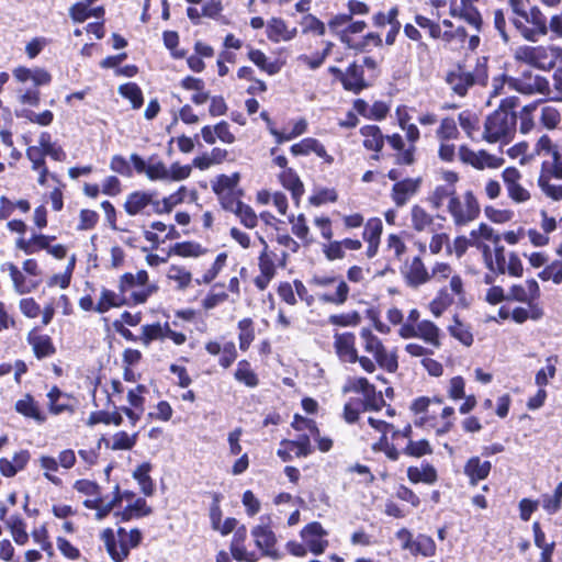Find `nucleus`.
<instances>
[{"mask_svg":"<svg viewBox=\"0 0 562 562\" xmlns=\"http://www.w3.org/2000/svg\"><path fill=\"white\" fill-rule=\"evenodd\" d=\"M517 115L515 111L497 109L486 117L483 137L488 143L508 142L515 133Z\"/></svg>","mask_w":562,"mask_h":562,"instance_id":"1","label":"nucleus"},{"mask_svg":"<svg viewBox=\"0 0 562 562\" xmlns=\"http://www.w3.org/2000/svg\"><path fill=\"white\" fill-rule=\"evenodd\" d=\"M157 285L148 284V273L139 270L136 274L124 273L120 279V294L127 296L128 303L142 304L157 291Z\"/></svg>","mask_w":562,"mask_h":562,"instance_id":"2","label":"nucleus"},{"mask_svg":"<svg viewBox=\"0 0 562 562\" xmlns=\"http://www.w3.org/2000/svg\"><path fill=\"white\" fill-rule=\"evenodd\" d=\"M557 52L550 46H518L514 52L515 60L540 70H550L557 63Z\"/></svg>","mask_w":562,"mask_h":562,"instance_id":"3","label":"nucleus"},{"mask_svg":"<svg viewBox=\"0 0 562 562\" xmlns=\"http://www.w3.org/2000/svg\"><path fill=\"white\" fill-rule=\"evenodd\" d=\"M487 77L485 64H477L474 72L464 71L461 67L449 71L446 81L456 94L464 97L472 86L485 85Z\"/></svg>","mask_w":562,"mask_h":562,"instance_id":"4","label":"nucleus"},{"mask_svg":"<svg viewBox=\"0 0 562 562\" xmlns=\"http://www.w3.org/2000/svg\"><path fill=\"white\" fill-rule=\"evenodd\" d=\"M260 524L251 529L256 547L261 551L262 557L278 561L282 553L277 549V536L271 528V517L263 515L259 518Z\"/></svg>","mask_w":562,"mask_h":562,"instance_id":"5","label":"nucleus"},{"mask_svg":"<svg viewBox=\"0 0 562 562\" xmlns=\"http://www.w3.org/2000/svg\"><path fill=\"white\" fill-rule=\"evenodd\" d=\"M508 88L528 95L550 92L549 80L530 69L522 70L518 77H509Z\"/></svg>","mask_w":562,"mask_h":562,"instance_id":"6","label":"nucleus"},{"mask_svg":"<svg viewBox=\"0 0 562 562\" xmlns=\"http://www.w3.org/2000/svg\"><path fill=\"white\" fill-rule=\"evenodd\" d=\"M447 207L457 226L467 225L480 215V205L472 191L464 193V202L457 195L451 196Z\"/></svg>","mask_w":562,"mask_h":562,"instance_id":"7","label":"nucleus"},{"mask_svg":"<svg viewBox=\"0 0 562 562\" xmlns=\"http://www.w3.org/2000/svg\"><path fill=\"white\" fill-rule=\"evenodd\" d=\"M522 18L527 23H530L532 27L526 26L520 20H514L513 23L527 41L537 42L540 36L548 34L547 18L538 7H532L530 11L527 12V16Z\"/></svg>","mask_w":562,"mask_h":562,"instance_id":"8","label":"nucleus"},{"mask_svg":"<svg viewBox=\"0 0 562 562\" xmlns=\"http://www.w3.org/2000/svg\"><path fill=\"white\" fill-rule=\"evenodd\" d=\"M313 452L311 440L307 435H300L295 440L283 439L277 451L283 462H289L293 457H307Z\"/></svg>","mask_w":562,"mask_h":562,"instance_id":"9","label":"nucleus"},{"mask_svg":"<svg viewBox=\"0 0 562 562\" xmlns=\"http://www.w3.org/2000/svg\"><path fill=\"white\" fill-rule=\"evenodd\" d=\"M326 535L327 532L317 521L306 525L301 531V537L314 554H321L325 551L328 546V541L324 539Z\"/></svg>","mask_w":562,"mask_h":562,"instance_id":"10","label":"nucleus"},{"mask_svg":"<svg viewBox=\"0 0 562 562\" xmlns=\"http://www.w3.org/2000/svg\"><path fill=\"white\" fill-rule=\"evenodd\" d=\"M422 184V178H405L393 184L391 198L397 207L404 206L408 200L417 193Z\"/></svg>","mask_w":562,"mask_h":562,"instance_id":"11","label":"nucleus"},{"mask_svg":"<svg viewBox=\"0 0 562 562\" xmlns=\"http://www.w3.org/2000/svg\"><path fill=\"white\" fill-rule=\"evenodd\" d=\"M334 339V348L338 358L342 362H357L356 336L352 333H336Z\"/></svg>","mask_w":562,"mask_h":562,"instance_id":"12","label":"nucleus"},{"mask_svg":"<svg viewBox=\"0 0 562 562\" xmlns=\"http://www.w3.org/2000/svg\"><path fill=\"white\" fill-rule=\"evenodd\" d=\"M473 2L474 1L460 0L458 3L457 1H452L450 5V14L453 18L462 19L479 32L482 25V16L477 9L473 5Z\"/></svg>","mask_w":562,"mask_h":562,"instance_id":"13","label":"nucleus"},{"mask_svg":"<svg viewBox=\"0 0 562 562\" xmlns=\"http://www.w3.org/2000/svg\"><path fill=\"white\" fill-rule=\"evenodd\" d=\"M540 296V288L535 279L526 281V285L515 284L510 288L507 294V301H517L528 303L529 301H537Z\"/></svg>","mask_w":562,"mask_h":562,"instance_id":"14","label":"nucleus"},{"mask_svg":"<svg viewBox=\"0 0 562 562\" xmlns=\"http://www.w3.org/2000/svg\"><path fill=\"white\" fill-rule=\"evenodd\" d=\"M406 283L412 288H418L431 279L420 257H414L404 272Z\"/></svg>","mask_w":562,"mask_h":562,"instance_id":"15","label":"nucleus"},{"mask_svg":"<svg viewBox=\"0 0 562 562\" xmlns=\"http://www.w3.org/2000/svg\"><path fill=\"white\" fill-rule=\"evenodd\" d=\"M106 551L114 562H123L128 557V546L124 539L117 541L112 529L106 528L101 535Z\"/></svg>","mask_w":562,"mask_h":562,"instance_id":"16","label":"nucleus"},{"mask_svg":"<svg viewBox=\"0 0 562 562\" xmlns=\"http://www.w3.org/2000/svg\"><path fill=\"white\" fill-rule=\"evenodd\" d=\"M342 87L347 91H351L356 94L360 93L363 89L368 88L369 85L366 82L363 77V66L352 63L346 70Z\"/></svg>","mask_w":562,"mask_h":562,"instance_id":"17","label":"nucleus"},{"mask_svg":"<svg viewBox=\"0 0 562 562\" xmlns=\"http://www.w3.org/2000/svg\"><path fill=\"white\" fill-rule=\"evenodd\" d=\"M155 192L149 191H134L127 195L124 203L125 212L131 215H137L148 205L153 206Z\"/></svg>","mask_w":562,"mask_h":562,"instance_id":"18","label":"nucleus"},{"mask_svg":"<svg viewBox=\"0 0 562 562\" xmlns=\"http://www.w3.org/2000/svg\"><path fill=\"white\" fill-rule=\"evenodd\" d=\"M492 464L490 461H481L479 457L470 458L464 465V474L469 477L470 483L475 485L479 481L485 480L491 472Z\"/></svg>","mask_w":562,"mask_h":562,"instance_id":"19","label":"nucleus"},{"mask_svg":"<svg viewBox=\"0 0 562 562\" xmlns=\"http://www.w3.org/2000/svg\"><path fill=\"white\" fill-rule=\"evenodd\" d=\"M407 477L412 483H426V484H434L437 479V471L436 469L429 464V463H423L422 468L418 467H409L407 469Z\"/></svg>","mask_w":562,"mask_h":562,"instance_id":"20","label":"nucleus"},{"mask_svg":"<svg viewBox=\"0 0 562 562\" xmlns=\"http://www.w3.org/2000/svg\"><path fill=\"white\" fill-rule=\"evenodd\" d=\"M361 135L364 137L363 146L369 150L381 151L384 145V136L376 125H366L360 128Z\"/></svg>","mask_w":562,"mask_h":562,"instance_id":"21","label":"nucleus"},{"mask_svg":"<svg viewBox=\"0 0 562 562\" xmlns=\"http://www.w3.org/2000/svg\"><path fill=\"white\" fill-rule=\"evenodd\" d=\"M122 304H130L127 302V296L116 294L115 292L108 289H103L94 311L102 314L108 312L111 307H117Z\"/></svg>","mask_w":562,"mask_h":562,"instance_id":"22","label":"nucleus"},{"mask_svg":"<svg viewBox=\"0 0 562 562\" xmlns=\"http://www.w3.org/2000/svg\"><path fill=\"white\" fill-rule=\"evenodd\" d=\"M295 30L289 31L283 20L273 18L267 26L268 38L272 42L289 41L294 36Z\"/></svg>","mask_w":562,"mask_h":562,"instance_id":"23","label":"nucleus"},{"mask_svg":"<svg viewBox=\"0 0 562 562\" xmlns=\"http://www.w3.org/2000/svg\"><path fill=\"white\" fill-rule=\"evenodd\" d=\"M186 187H180L179 190L169 196L164 198L161 201L153 203V211L156 214L170 213L172 209L180 204L184 199Z\"/></svg>","mask_w":562,"mask_h":562,"instance_id":"24","label":"nucleus"},{"mask_svg":"<svg viewBox=\"0 0 562 562\" xmlns=\"http://www.w3.org/2000/svg\"><path fill=\"white\" fill-rule=\"evenodd\" d=\"M27 340L38 359L52 356L55 352L52 339L46 335L30 334Z\"/></svg>","mask_w":562,"mask_h":562,"instance_id":"25","label":"nucleus"},{"mask_svg":"<svg viewBox=\"0 0 562 562\" xmlns=\"http://www.w3.org/2000/svg\"><path fill=\"white\" fill-rule=\"evenodd\" d=\"M15 411L25 417L35 419L38 423H43L46 419L45 415L40 411L31 395H26L25 398L19 400L15 403Z\"/></svg>","mask_w":562,"mask_h":562,"instance_id":"26","label":"nucleus"},{"mask_svg":"<svg viewBox=\"0 0 562 562\" xmlns=\"http://www.w3.org/2000/svg\"><path fill=\"white\" fill-rule=\"evenodd\" d=\"M151 470V464L148 462H144L136 468V470L133 473V477L138 482L142 492L146 496L153 495L155 491V485L149 476V472Z\"/></svg>","mask_w":562,"mask_h":562,"instance_id":"27","label":"nucleus"},{"mask_svg":"<svg viewBox=\"0 0 562 562\" xmlns=\"http://www.w3.org/2000/svg\"><path fill=\"white\" fill-rule=\"evenodd\" d=\"M280 181L285 189L292 192L293 198L297 199L304 193L303 183L292 168L280 173Z\"/></svg>","mask_w":562,"mask_h":562,"instance_id":"28","label":"nucleus"},{"mask_svg":"<svg viewBox=\"0 0 562 562\" xmlns=\"http://www.w3.org/2000/svg\"><path fill=\"white\" fill-rule=\"evenodd\" d=\"M417 338H422L434 347H439V328L430 321H422L417 324Z\"/></svg>","mask_w":562,"mask_h":562,"instance_id":"29","label":"nucleus"},{"mask_svg":"<svg viewBox=\"0 0 562 562\" xmlns=\"http://www.w3.org/2000/svg\"><path fill=\"white\" fill-rule=\"evenodd\" d=\"M414 555L432 557L436 553V543L429 536L418 535L409 549Z\"/></svg>","mask_w":562,"mask_h":562,"instance_id":"30","label":"nucleus"},{"mask_svg":"<svg viewBox=\"0 0 562 562\" xmlns=\"http://www.w3.org/2000/svg\"><path fill=\"white\" fill-rule=\"evenodd\" d=\"M239 348L246 351L255 339L254 323L251 318H243L238 322Z\"/></svg>","mask_w":562,"mask_h":562,"instance_id":"31","label":"nucleus"},{"mask_svg":"<svg viewBox=\"0 0 562 562\" xmlns=\"http://www.w3.org/2000/svg\"><path fill=\"white\" fill-rule=\"evenodd\" d=\"M376 364L390 373H394L398 368L397 356L394 351L389 352L385 347L372 355Z\"/></svg>","mask_w":562,"mask_h":562,"instance_id":"32","label":"nucleus"},{"mask_svg":"<svg viewBox=\"0 0 562 562\" xmlns=\"http://www.w3.org/2000/svg\"><path fill=\"white\" fill-rule=\"evenodd\" d=\"M5 524L10 528L12 537L18 544H25L27 542L29 535L25 531V524L20 516H11Z\"/></svg>","mask_w":562,"mask_h":562,"instance_id":"33","label":"nucleus"},{"mask_svg":"<svg viewBox=\"0 0 562 562\" xmlns=\"http://www.w3.org/2000/svg\"><path fill=\"white\" fill-rule=\"evenodd\" d=\"M235 379L249 387L258 385V378L251 370L250 363L247 360L238 362L235 371Z\"/></svg>","mask_w":562,"mask_h":562,"instance_id":"34","label":"nucleus"},{"mask_svg":"<svg viewBox=\"0 0 562 562\" xmlns=\"http://www.w3.org/2000/svg\"><path fill=\"white\" fill-rule=\"evenodd\" d=\"M119 92L122 97L131 101L134 109H139L143 105V92L136 83L128 82L121 85L119 88Z\"/></svg>","mask_w":562,"mask_h":562,"instance_id":"35","label":"nucleus"},{"mask_svg":"<svg viewBox=\"0 0 562 562\" xmlns=\"http://www.w3.org/2000/svg\"><path fill=\"white\" fill-rule=\"evenodd\" d=\"M8 270L11 277V280L14 285V290L19 294H25L31 292V288L26 284V279L23 273L18 269V267L11 262H8L2 266V270Z\"/></svg>","mask_w":562,"mask_h":562,"instance_id":"36","label":"nucleus"},{"mask_svg":"<svg viewBox=\"0 0 562 562\" xmlns=\"http://www.w3.org/2000/svg\"><path fill=\"white\" fill-rule=\"evenodd\" d=\"M552 178L553 177L548 175L546 171L541 172L538 179V184L547 196L555 201L562 200V184H552Z\"/></svg>","mask_w":562,"mask_h":562,"instance_id":"37","label":"nucleus"},{"mask_svg":"<svg viewBox=\"0 0 562 562\" xmlns=\"http://www.w3.org/2000/svg\"><path fill=\"white\" fill-rule=\"evenodd\" d=\"M239 182V173H234L232 176L221 175L217 177L216 182L213 183L212 189L215 194H221L225 192L236 191L237 184Z\"/></svg>","mask_w":562,"mask_h":562,"instance_id":"38","label":"nucleus"},{"mask_svg":"<svg viewBox=\"0 0 562 562\" xmlns=\"http://www.w3.org/2000/svg\"><path fill=\"white\" fill-rule=\"evenodd\" d=\"M452 303L453 296L447 289H441L437 296L430 302L429 308L436 317H439Z\"/></svg>","mask_w":562,"mask_h":562,"instance_id":"39","label":"nucleus"},{"mask_svg":"<svg viewBox=\"0 0 562 562\" xmlns=\"http://www.w3.org/2000/svg\"><path fill=\"white\" fill-rule=\"evenodd\" d=\"M362 395L363 411H380L385 405L382 393L378 392L373 384Z\"/></svg>","mask_w":562,"mask_h":562,"instance_id":"40","label":"nucleus"},{"mask_svg":"<svg viewBox=\"0 0 562 562\" xmlns=\"http://www.w3.org/2000/svg\"><path fill=\"white\" fill-rule=\"evenodd\" d=\"M248 58L268 75H276L280 69L276 63L268 61L267 56L259 49H250Z\"/></svg>","mask_w":562,"mask_h":562,"instance_id":"41","label":"nucleus"},{"mask_svg":"<svg viewBox=\"0 0 562 562\" xmlns=\"http://www.w3.org/2000/svg\"><path fill=\"white\" fill-rule=\"evenodd\" d=\"M349 294V286L345 281H340L334 293H324L319 296V301L335 305H342Z\"/></svg>","mask_w":562,"mask_h":562,"instance_id":"42","label":"nucleus"},{"mask_svg":"<svg viewBox=\"0 0 562 562\" xmlns=\"http://www.w3.org/2000/svg\"><path fill=\"white\" fill-rule=\"evenodd\" d=\"M432 224V216L428 214L422 206L414 205L412 207V225L415 231L423 232Z\"/></svg>","mask_w":562,"mask_h":562,"instance_id":"43","label":"nucleus"},{"mask_svg":"<svg viewBox=\"0 0 562 562\" xmlns=\"http://www.w3.org/2000/svg\"><path fill=\"white\" fill-rule=\"evenodd\" d=\"M436 135L441 142L458 138L459 131L454 119L445 117L443 120H441L439 128L436 132Z\"/></svg>","mask_w":562,"mask_h":562,"instance_id":"44","label":"nucleus"},{"mask_svg":"<svg viewBox=\"0 0 562 562\" xmlns=\"http://www.w3.org/2000/svg\"><path fill=\"white\" fill-rule=\"evenodd\" d=\"M142 334L139 339L148 346L153 340L162 339L166 336V324L164 326L159 323L144 325Z\"/></svg>","mask_w":562,"mask_h":562,"instance_id":"45","label":"nucleus"},{"mask_svg":"<svg viewBox=\"0 0 562 562\" xmlns=\"http://www.w3.org/2000/svg\"><path fill=\"white\" fill-rule=\"evenodd\" d=\"M168 279L178 283L180 290H184L191 283L192 276L186 268L172 265L167 273Z\"/></svg>","mask_w":562,"mask_h":562,"instance_id":"46","label":"nucleus"},{"mask_svg":"<svg viewBox=\"0 0 562 562\" xmlns=\"http://www.w3.org/2000/svg\"><path fill=\"white\" fill-rule=\"evenodd\" d=\"M403 453L409 457L420 458L423 456L432 453V449L426 439L418 441L408 440L406 447L403 450Z\"/></svg>","mask_w":562,"mask_h":562,"instance_id":"47","label":"nucleus"},{"mask_svg":"<svg viewBox=\"0 0 562 562\" xmlns=\"http://www.w3.org/2000/svg\"><path fill=\"white\" fill-rule=\"evenodd\" d=\"M203 249L200 244L193 241L177 243L172 246L170 254L181 257H198Z\"/></svg>","mask_w":562,"mask_h":562,"instance_id":"48","label":"nucleus"},{"mask_svg":"<svg viewBox=\"0 0 562 562\" xmlns=\"http://www.w3.org/2000/svg\"><path fill=\"white\" fill-rule=\"evenodd\" d=\"M231 553L239 562H257L259 560V555L256 552L247 551L244 543H239L238 540L232 541Z\"/></svg>","mask_w":562,"mask_h":562,"instance_id":"49","label":"nucleus"},{"mask_svg":"<svg viewBox=\"0 0 562 562\" xmlns=\"http://www.w3.org/2000/svg\"><path fill=\"white\" fill-rule=\"evenodd\" d=\"M552 158L553 161H544L542 164L541 172H547L553 178L562 179V154L559 151V149L552 150Z\"/></svg>","mask_w":562,"mask_h":562,"instance_id":"50","label":"nucleus"},{"mask_svg":"<svg viewBox=\"0 0 562 562\" xmlns=\"http://www.w3.org/2000/svg\"><path fill=\"white\" fill-rule=\"evenodd\" d=\"M360 336L363 339L364 350L371 355H374L384 347L381 339L373 335V333L369 328H362L360 331Z\"/></svg>","mask_w":562,"mask_h":562,"instance_id":"51","label":"nucleus"},{"mask_svg":"<svg viewBox=\"0 0 562 562\" xmlns=\"http://www.w3.org/2000/svg\"><path fill=\"white\" fill-rule=\"evenodd\" d=\"M542 502H543V504H542L543 508L549 514L557 513L561 508V503H562V482H560L558 484V486L554 490L553 495H543Z\"/></svg>","mask_w":562,"mask_h":562,"instance_id":"52","label":"nucleus"},{"mask_svg":"<svg viewBox=\"0 0 562 562\" xmlns=\"http://www.w3.org/2000/svg\"><path fill=\"white\" fill-rule=\"evenodd\" d=\"M363 411L361 398H350L344 406V418L348 424L358 420L360 412Z\"/></svg>","mask_w":562,"mask_h":562,"instance_id":"53","label":"nucleus"},{"mask_svg":"<svg viewBox=\"0 0 562 562\" xmlns=\"http://www.w3.org/2000/svg\"><path fill=\"white\" fill-rule=\"evenodd\" d=\"M243 194L241 190L225 192L221 194H216L220 199L221 205L224 210L235 212L238 207V204H241L240 196Z\"/></svg>","mask_w":562,"mask_h":562,"instance_id":"54","label":"nucleus"},{"mask_svg":"<svg viewBox=\"0 0 562 562\" xmlns=\"http://www.w3.org/2000/svg\"><path fill=\"white\" fill-rule=\"evenodd\" d=\"M123 422L122 416L117 413H108V412H95L92 413L89 417V425H95V424H114L116 426H120Z\"/></svg>","mask_w":562,"mask_h":562,"instance_id":"55","label":"nucleus"},{"mask_svg":"<svg viewBox=\"0 0 562 562\" xmlns=\"http://www.w3.org/2000/svg\"><path fill=\"white\" fill-rule=\"evenodd\" d=\"M382 222L380 218H370L362 234L363 239L368 241H380V236L382 234Z\"/></svg>","mask_w":562,"mask_h":562,"instance_id":"56","label":"nucleus"},{"mask_svg":"<svg viewBox=\"0 0 562 562\" xmlns=\"http://www.w3.org/2000/svg\"><path fill=\"white\" fill-rule=\"evenodd\" d=\"M41 467L46 470L44 476L55 485H60L61 480L52 474L50 472H56L58 470V461L53 457L43 456L40 459Z\"/></svg>","mask_w":562,"mask_h":562,"instance_id":"57","label":"nucleus"},{"mask_svg":"<svg viewBox=\"0 0 562 562\" xmlns=\"http://www.w3.org/2000/svg\"><path fill=\"white\" fill-rule=\"evenodd\" d=\"M540 121L547 128H555L561 121L560 112L552 105H546L541 109Z\"/></svg>","mask_w":562,"mask_h":562,"instance_id":"58","label":"nucleus"},{"mask_svg":"<svg viewBox=\"0 0 562 562\" xmlns=\"http://www.w3.org/2000/svg\"><path fill=\"white\" fill-rule=\"evenodd\" d=\"M328 322L337 326H357L361 322V316L358 312H351L346 314H334L330 315Z\"/></svg>","mask_w":562,"mask_h":562,"instance_id":"59","label":"nucleus"},{"mask_svg":"<svg viewBox=\"0 0 562 562\" xmlns=\"http://www.w3.org/2000/svg\"><path fill=\"white\" fill-rule=\"evenodd\" d=\"M226 259L225 252L218 254L212 267L203 274L202 280H196L198 284L212 282L225 266Z\"/></svg>","mask_w":562,"mask_h":562,"instance_id":"60","label":"nucleus"},{"mask_svg":"<svg viewBox=\"0 0 562 562\" xmlns=\"http://www.w3.org/2000/svg\"><path fill=\"white\" fill-rule=\"evenodd\" d=\"M234 213L240 218L241 223L246 227L254 228L257 226V215L249 205L245 203L238 204V207Z\"/></svg>","mask_w":562,"mask_h":562,"instance_id":"61","label":"nucleus"},{"mask_svg":"<svg viewBox=\"0 0 562 562\" xmlns=\"http://www.w3.org/2000/svg\"><path fill=\"white\" fill-rule=\"evenodd\" d=\"M146 176L155 181V180H168L169 179V170L162 161H156L148 164Z\"/></svg>","mask_w":562,"mask_h":562,"instance_id":"62","label":"nucleus"},{"mask_svg":"<svg viewBox=\"0 0 562 562\" xmlns=\"http://www.w3.org/2000/svg\"><path fill=\"white\" fill-rule=\"evenodd\" d=\"M449 331L452 337L457 338L463 345L471 346L473 344V335L459 321H456V325L449 327Z\"/></svg>","mask_w":562,"mask_h":562,"instance_id":"63","label":"nucleus"},{"mask_svg":"<svg viewBox=\"0 0 562 562\" xmlns=\"http://www.w3.org/2000/svg\"><path fill=\"white\" fill-rule=\"evenodd\" d=\"M542 280H552L555 284L562 281V261H554L539 273Z\"/></svg>","mask_w":562,"mask_h":562,"instance_id":"64","label":"nucleus"}]
</instances>
